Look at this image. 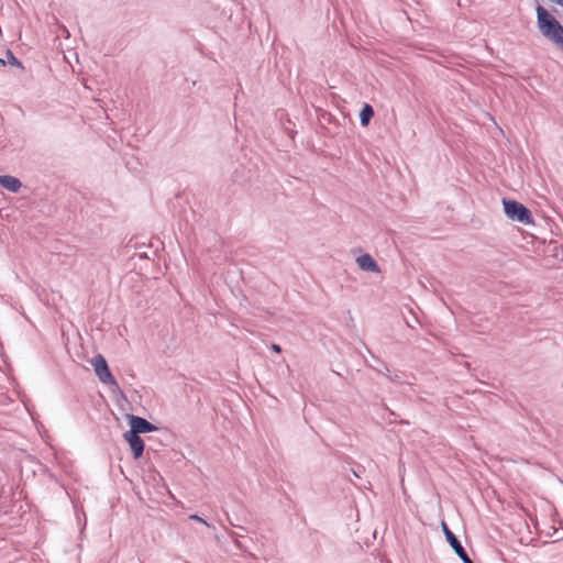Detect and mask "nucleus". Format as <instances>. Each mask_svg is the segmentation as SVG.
<instances>
[{"label": "nucleus", "instance_id": "1", "mask_svg": "<svg viewBox=\"0 0 563 563\" xmlns=\"http://www.w3.org/2000/svg\"><path fill=\"white\" fill-rule=\"evenodd\" d=\"M536 13L537 24L542 35L563 49L562 24L541 4L537 5Z\"/></svg>", "mask_w": 563, "mask_h": 563}, {"label": "nucleus", "instance_id": "2", "mask_svg": "<svg viewBox=\"0 0 563 563\" xmlns=\"http://www.w3.org/2000/svg\"><path fill=\"white\" fill-rule=\"evenodd\" d=\"M503 205L505 213L510 220L518 221L523 224L533 223L531 211L522 203L516 200L503 199Z\"/></svg>", "mask_w": 563, "mask_h": 563}, {"label": "nucleus", "instance_id": "3", "mask_svg": "<svg viewBox=\"0 0 563 563\" xmlns=\"http://www.w3.org/2000/svg\"><path fill=\"white\" fill-rule=\"evenodd\" d=\"M91 365L93 367L96 376L99 380L109 386L119 387L118 382L112 376L106 358L101 354H97L91 358Z\"/></svg>", "mask_w": 563, "mask_h": 563}, {"label": "nucleus", "instance_id": "4", "mask_svg": "<svg viewBox=\"0 0 563 563\" xmlns=\"http://www.w3.org/2000/svg\"><path fill=\"white\" fill-rule=\"evenodd\" d=\"M442 527L446 541L450 543V545L452 547L456 555L463 561V563H474L467 555L466 551L464 550L463 545L461 544L456 536L448 528V526L444 522L442 523Z\"/></svg>", "mask_w": 563, "mask_h": 563}, {"label": "nucleus", "instance_id": "5", "mask_svg": "<svg viewBox=\"0 0 563 563\" xmlns=\"http://www.w3.org/2000/svg\"><path fill=\"white\" fill-rule=\"evenodd\" d=\"M129 421H130V426H131V429L129 431L132 433L134 432L135 434H139V435H140V433L153 432L158 429L156 426H154L153 423L148 422L146 419L139 417V416L130 415Z\"/></svg>", "mask_w": 563, "mask_h": 563}, {"label": "nucleus", "instance_id": "6", "mask_svg": "<svg viewBox=\"0 0 563 563\" xmlns=\"http://www.w3.org/2000/svg\"><path fill=\"white\" fill-rule=\"evenodd\" d=\"M124 440L129 443L133 457L135 460L140 459L144 451V441L139 434H135L134 432L126 431L123 433Z\"/></svg>", "mask_w": 563, "mask_h": 563}, {"label": "nucleus", "instance_id": "7", "mask_svg": "<svg viewBox=\"0 0 563 563\" xmlns=\"http://www.w3.org/2000/svg\"><path fill=\"white\" fill-rule=\"evenodd\" d=\"M357 266L364 272L379 273L380 268L371 254L365 253L356 258Z\"/></svg>", "mask_w": 563, "mask_h": 563}, {"label": "nucleus", "instance_id": "8", "mask_svg": "<svg viewBox=\"0 0 563 563\" xmlns=\"http://www.w3.org/2000/svg\"><path fill=\"white\" fill-rule=\"evenodd\" d=\"M0 185L10 192L14 194L18 192L22 187L21 180L11 175H0Z\"/></svg>", "mask_w": 563, "mask_h": 563}, {"label": "nucleus", "instance_id": "9", "mask_svg": "<svg viewBox=\"0 0 563 563\" xmlns=\"http://www.w3.org/2000/svg\"><path fill=\"white\" fill-rule=\"evenodd\" d=\"M374 117V110L371 104L365 103L360 112V122L362 126L368 125L371 119Z\"/></svg>", "mask_w": 563, "mask_h": 563}, {"label": "nucleus", "instance_id": "10", "mask_svg": "<svg viewBox=\"0 0 563 563\" xmlns=\"http://www.w3.org/2000/svg\"><path fill=\"white\" fill-rule=\"evenodd\" d=\"M5 57L7 59L0 58L1 65L4 66L7 63H9L12 66L24 69L22 63L14 56V54L10 49L5 51Z\"/></svg>", "mask_w": 563, "mask_h": 563}, {"label": "nucleus", "instance_id": "11", "mask_svg": "<svg viewBox=\"0 0 563 563\" xmlns=\"http://www.w3.org/2000/svg\"><path fill=\"white\" fill-rule=\"evenodd\" d=\"M189 519L202 522L207 527H210V525L206 520H203L201 517H199L198 515H191V516H189Z\"/></svg>", "mask_w": 563, "mask_h": 563}, {"label": "nucleus", "instance_id": "12", "mask_svg": "<svg viewBox=\"0 0 563 563\" xmlns=\"http://www.w3.org/2000/svg\"><path fill=\"white\" fill-rule=\"evenodd\" d=\"M271 350L276 352V353H279L282 351V347L278 345V344H272L271 345Z\"/></svg>", "mask_w": 563, "mask_h": 563}, {"label": "nucleus", "instance_id": "13", "mask_svg": "<svg viewBox=\"0 0 563 563\" xmlns=\"http://www.w3.org/2000/svg\"><path fill=\"white\" fill-rule=\"evenodd\" d=\"M353 475H354L356 478H360V477H361L360 473H358L357 471H355V470H353Z\"/></svg>", "mask_w": 563, "mask_h": 563}]
</instances>
